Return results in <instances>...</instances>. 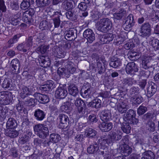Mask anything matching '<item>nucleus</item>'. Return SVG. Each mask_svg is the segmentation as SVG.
I'll return each instance as SVG.
<instances>
[{"label": "nucleus", "mask_w": 159, "mask_h": 159, "mask_svg": "<svg viewBox=\"0 0 159 159\" xmlns=\"http://www.w3.org/2000/svg\"><path fill=\"white\" fill-rule=\"evenodd\" d=\"M66 68L59 67L57 70V74L60 76L63 77L65 76L69 78L71 74L75 73L76 70L74 64L71 61H69L66 65Z\"/></svg>", "instance_id": "obj_1"}, {"label": "nucleus", "mask_w": 159, "mask_h": 159, "mask_svg": "<svg viewBox=\"0 0 159 159\" xmlns=\"http://www.w3.org/2000/svg\"><path fill=\"white\" fill-rule=\"evenodd\" d=\"M34 129L35 134L41 139H45L49 135L48 129L44 124L35 125Z\"/></svg>", "instance_id": "obj_2"}, {"label": "nucleus", "mask_w": 159, "mask_h": 159, "mask_svg": "<svg viewBox=\"0 0 159 159\" xmlns=\"http://www.w3.org/2000/svg\"><path fill=\"white\" fill-rule=\"evenodd\" d=\"M97 24L98 30L103 32H106L110 30L112 26L111 21L107 18L101 19Z\"/></svg>", "instance_id": "obj_3"}, {"label": "nucleus", "mask_w": 159, "mask_h": 159, "mask_svg": "<svg viewBox=\"0 0 159 159\" xmlns=\"http://www.w3.org/2000/svg\"><path fill=\"white\" fill-rule=\"evenodd\" d=\"M75 101V104L76 107H77V110L80 116H83L85 113L86 104L84 102L81 98H78Z\"/></svg>", "instance_id": "obj_4"}, {"label": "nucleus", "mask_w": 159, "mask_h": 159, "mask_svg": "<svg viewBox=\"0 0 159 159\" xmlns=\"http://www.w3.org/2000/svg\"><path fill=\"white\" fill-rule=\"evenodd\" d=\"M140 34L143 37L149 36L151 34V25L149 22H146L142 25L140 28Z\"/></svg>", "instance_id": "obj_5"}, {"label": "nucleus", "mask_w": 159, "mask_h": 159, "mask_svg": "<svg viewBox=\"0 0 159 159\" xmlns=\"http://www.w3.org/2000/svg\"><path fill=\"white\" fill-rule=\"evenodd\" d=\"M135 113L134 110L130 109L126 114V121L130 124L136 125L138 123V120L135 118Z\"/></svg>", "instance_id": "obj_6"}, {"label": "nucleus", "mask_w": 159, "mask_h": 159, "mask_svg": "<svg viewBox=\"0 0 159 159\" xmlns=\"http://www.w3.org/2000/svg\"><path fill=\"white\" fill-rule=\"evenodd\" d=\"M132 14H129L126 18L123 26L124 29L127 31L132 29V27L134 25L135 21Z\"/></svg>", "instance_id": "obj_7"}, {"label": "nucleus", "mask_w": 159, "mask_h": 159, "mask_svg": "<svg viewBox=\"0 0 159 159\" xmlns=\"http://www.w3.org/2000/svg\"><path fill=\"white\" fill-rule=\"evenodd\" d=\"M60 121L59 128L61 129H66L69 125V120L68 116L64 114L59 115L58 116Z\"/></svg>", "instance_id": "obj_8"}, {"label": "nucleus", "mask_w": 159, "mask_h": 159, "mask_svg": "<svg viewBox=\"0 0 159 159\" xmlns=\"http://www.w3.org/2000/svg\"><path fill=\"white\" fill-rule=\"evenodd\" d=\"M35 13L33 9L30 8L26 11L23 14V20L26 23L30 24L31 23L32 16Z\"/></svg>", "instance_id": "obj_9"}, {"label": "nucleus", "mask_w": 159, "mask_h": 159, "mask_svg": "<svg viewBox=\"0 0 159 159\" xmlns=\"http://www.w3.org/2000/svg\"><path fill=\"white\" fill-rule=\"evenodd\" d=\"M12 101L11 95L7 94L4 92L0 93V103L6 105L9 104Z\"/></svg>", "instance_id": "obj_10"}, {"label": "nucleus", "mask_w": 159, "mask_h": 159, "mask_svg": "<svg viewBox=\"0 0 159 159\" xmlns=\"http://www.w3.org/2000/svg\"><path fill=\"white\" fill-rule=\"evenodd\" d=\"M10 66L13 73L17 74L20 73V62L17 59H13L10 63Z\"/></svg>", "instance_id": "obj_11"}, {"label": "nucleus", "mask_w": 159, "mask_h": 159, "mask_svg": "<svg viewBox=\"0 0 159 159\" xmlns=\"http://www.w3.org/2000/svg\"><path fill=\"white\" fill-rule=\"evenodd\" d=\"M67 94V90L63 87H58L55 92V97L59 99L64 98Z\"/></svg>", "instance_id": "obj_12"}, {"label": "nucleus", "mask_w": 159, "mask_h": 159, "mask_svg": "<svg viewBox=\"0 0 159 159\" xmlns=\"http://www.w3.org/2000/svg\"><path fill=\"white\" fill-rule=\"evenodd\" d=\"M84 38H85L89 43H92L95 39V34L93 31L90 29L85 30L83 34Z\"/></svg>", "instance_id": "obj_13"}, {"label": "nucleus", "mask_w": 159, "mask_h": 159, "mask_svg": "<svg viewBox=\"0 0 159 159\" xmlns=\"http://www.w3.org/2000/svg\"><path fill=\"white\" fill-rule=\"evenodd\" d=\"M125 70L127 74H134L135 72L138 71V68L135 63L134 62H132L127 64Z\"/></svg>", "instance_id": "obj_14"}, {"label": "nucleus", "mask_w": 159, "mask_h": 159, "mask_svg": "<svg viewBox=\"0 0 159 159\" xmlns=\"http://www.w3.org/2000/svg\"><path fill=\"white\" fill-rule=\"evenodd\" d=\"M33 96L36 100L41 103H47L49 101L48 97L46 95L35 93L33 95Z\"/></svg>", "instance_id": "obj_15"}, {"label": "nucleus", "mask_w": 159, "mask_h": 159, "mask_svg": "<svg viewBox=\"0 0 159 159\" xmlns=\"http://www.w3.org/2000/svg\"><path fill=\"white\" fill-rule=\"evenodd\" d=\"M40 65L44 68H47L51 65V61L48 56L42 55L39 59Z\"/></svg>", "instance_id": "obj_16"}, {"label": "nucleus", "mask_w": 159, "mask_h": 159, "mask_svg": "<svg viewBox=\"0 0 159 159\" xmlns=\"http://www.w3.org/2000/svg\"><path fill=\"white\" fill-rule=\"evenodd\" d=\"M99 143L102 146L106 147L109 144L111 143V141L108 135L105 133L102 134L98 139Z\"/></svg>", "instance_id": "obj_17"}, {"label": "nucleus", "mask_w": 159, "mask_h": 159, "mask_svg": "<svg viewBox=\"0 0 159 159\" xmlns=\"http://www.w3.org/2000/svg\"><path fill=\"white\" fill-rule=\"evenodd\" d=\"M22 36L21 33H18L14 35L7 42V46H4L3 48L6 49L13 46V44L17 42L19 39Z\"/></svg>", "instance_id": "obj_18"}, {"label": "nucleus", "mask_w": 159, "mask_h": 159, "mask_svg": "<svg viewBox=\"0 0 159 159\" xmlns=\"http://www.w3.org/2000/svg\"><path fill=\"white\" fill-rule=\"evenodd\" d=\"M93 2L92 0H84L79 4L78 8L82 11H87L93 4Z\"/></svg>", "instance_id": "obj_19"}, {"label": "nucleus", "mask_w": 159, "mask_h": 159, "mask_svg": "<svg viewBox=\"0 0 159 159\" xmlns=\"http://www.w3.org/2000/svg\"><path fill=\"white\" fill-rule=\"evenodd\" d=\"M98 127L102 131L107 132L111 130L112 128V124L110 122H98Z\"/></svg>", "instance_id": "obj_20"}, {"label": "nucleus", "mask_w": 159, "mask_h": 159, "mask_svg": "<svg viewBox=\"0 0 159 159\" xmlns=\"http://www.w3.org/2000/svg\"><path fill=\"white\" fill-rule=\"evenodd\" d=\"M34 116L35 119L38 121H42L45 118L46 113L43 110L38 109L35 111Z\"/></svg>", "instance_id": "obj_21"}, {"label": "nucleus", "mask_w": 159, "mask_h": 159, "mask_svg": "<svg viewBox=\"0 0 159 159\" xmlns=\"http://www.w3.org/2000/svg\"><path fill=\"white\" fill-rule=\"evenodd\" d=\"M157 85L153 82H152L147 89L146 96L148 98H151L156 93L157 90Z\"/></svg>", "instance_id": "obj_22"}, {"label": "nucleus", "mask_w": 159, "mask_h": 159, "mask_svg": "<svg viewBox=\"0 0 159 159\" xmlns=\"http://www.w3.org/2000/svg\"><path fill=\"white\" fill-rule=\"evenodd\" d=\"M21 13L18 12L16 15L10 17L9 21L12 25L16 26L20 23V19L19 18L21 15Z\"/></svg>", "instance_id": "obj_23"}, {"label": "nucleus", "mask_w": 159, "mask_h": 159, "mask_svg": "<svg viewBox=\"0 0 159 159\" xmlns=\"http://www.w3.org/2000/svg\"><path fill=\"white\" fill-rule=\"evenodd\" d=\"M76 30L75 29H72L69 31H66L65 33V38L69 40H74L75 39L74 34H76Z\"/></svg>", "instance_id": "obj_24"}, {"label": "nucleus", "mask_w": 159, "mask_h": 159, "mask_svg": "<svg viewBox=\"0 0 159 159\" xmlns=\"http://www.w3.org/2000/svg\"><path fill=\"white\" fill-rule=\"evenodd\" d=\"M121 64V60L119 58L113 57L110 58L109 65L114 68H116L120 66Z\"/></svg>", "instance_id": "obj_25"}, {"label": "nucleus", "mask_w": 159, "mask_h": 159, "mask_svg": "<svg viewBox=\"0 0 159 159\" xmlns=\"http://www.w3.org/2000/svg\"><path fill=\"white\" fill-rule=\"evenodd\" d=\"M114 36L112 34L109 33L104 35L100 40V43L102 44L108 43L112 40Z\"/></svg>", "instance_id": "obj_26"}, {"label": "nucleus", "mask_w": 159, "mask_h": 159, "mask_svg": "<svg viewBox=\"0 0 159 159\" xmlns=\"http://www.w3.org/2000/svg\"><path fill=\"white\" fill-rule=\"evenodd\" d=\"M20 96L22 99H25L31 94L29 89L26 86H23L20 89Z\"/></svg>", "instance_id": "obj_27"}, {"label": "nucleus", "mask_w": 159, "mask_h": 159, "mask_svg": "<svg viewBox=\"0 0 159 159\" xmlns=\"http://www.w3.org/2000/svg\"><path fill=\"white\" fill-rule=\"evenodd\" d=\"M74 2L73 0H67L63 2L61 6L66 10H69L74 8Z\"/></svg>", "instance_id": "obj_28"}, {"label": "nucleus", "mask_w": 159, "mask_h": 159, "mask_svg": "<svg viewBox=\"0 0 159 159\" xmlns=\"http://www.w3.org/2000/svg\"><path fill=\"white\" fill-rule=\"evenodd\" d=\"M111 116V111L107 109L102 111L100 115V118L103 121H107Z\"/></svg>", "instance_id": "obj_29"}, {"label": "nucleus", "mask_w": 159, "mask_h": 159, "mask_svg": "<svg viewBox=\"0 0 159 159\" xmlns=\"http://www.w3.org/2000/svg\"><path fill=\"white\" fill-rule=\"evenodd\" d=\"M61 14V12H56L54 13L52 15L53 17L52 20L53 21L55 28H57L60 25V15Z\"/></svg>", "instance_id": "obj_30"}, {"label": "nucleus", "mask_w": 159, "mask_h": 159, "mask_svg": "<svg viewBox=\"0 0 159 159\" xmlns=\"http://www.w3.org/2000/svg\"><path fill=\"white\" fill-rule=\"evenodd\" d=\"M5 135L11 138L17 137L19 134L18 132L14 129H7L5 132Z\"/></svg>", "instance_id": "obj_31"}, {"label": "nucleus", "mask_w": 159, "mask_h": 159, "mask_svg": "<svg viewBox=\"0 0 159 159\" xmlns=\"http://www.w3.org/2000/svg\"><path fill=\"white\" fill-rule=\"evenodd\" d=\"M126 16V11L123 9H120L119 11L114 14V18L118 20H120L122 18L125 17Z\"/></svg>", "instance_id": "obj_32"}, {"label": "nucleus", "mask_w": 159, "mask_h": 159, "mask_svg": "<svg viewBox=\"0 0 159 159\" xmlns=\"http://www.w3.org/2000/svg\"><path fill=\"white\" fill-rule=\"evenodd\" d=\"M101 100L97 98L89 102L88 105L89 107L98 109L101 107Z\"/></svg>", "instance_id": "obj_33"}, {"label": "nucleus", "mask_w": 159, "mask_h": 159, "mask_svg": "<svg viewBox=\"0 0 159 159\" xmlns=\"http://www.w3.org/2000/svg\"><path fill=\"white\" fill-rule=\"evenodd\" d=\"M34 0H23L20 4V8L23 10L28 9L31 5L34 4Z\"/></svg>", "instance_id": "obj_34"}, {"label": "nucleus", "mask_w": 159, "mask_h": 159, "mask_svg": "<svg viewBox=\"0 0 159 159\" xmlns=\"http://www.w3.org/2000/svg\"><path fill=\"white\" fill-rule=\"evenodd\" d=\"M16 120L12 118L8 119L6 125L7 129H14L17 126Z\"/></svg>", "instance_id": "obj_35"}, {"label": "nucleus", "mask_w": 159, "mask_h": 159, "mask_svg": "<svg viewBox=\"0 0 159 159\" xmlns=\"http://www.w3.org/2000/svg\"><path fill=\"white\" fill-rule=\"evenodd\" d=\"M117 109L120 113L123 114L125 113L128 109L127 106L124 102H121L117 105Z\"/></svg>", "instance_id": "obj_36"}, {"label": "nucleus", "mask_w": 159, "mask_h": 159, "mask_svg": "<svg viewBox=\"0 0 159 159\" xmlns=\"http://www.w3.org/2000/svg\"><path fill=\"white\" fill-rule=\"evenodd\" d=\"M69 93L75 97L78 94V90L77 86L74 84H71L68 88Z\"/></svg>", "instance_id": "obj_37"}, {"label": "nucleus", "mask_w": 159, "mask_h": 159, "mask_svg": "<svg viewBox=\"0 0 159 159\" xmlns=\"http://www.w3.org/2000/svg\"><path fill=\"white\" fill-rule=\"evenodd\" d=\"M139 93L138 88L133 86L129 89L128 95L131 99L134 100L135 98V96L137 95Z\"/></svg>", "instance_id": "obj_38"}, {"label": "nucleus", "mask_w": 159, "mask_h": 159, "mask_svg": "<svg viewBox=\"0 0 159 159\" xmlns=\"http://www.w3.org/2000/svg\"><path fill=\"white\" fill-rule=\"evenodd\" d=\"M155 155L150 150L145 151L142 155L141 159H154Z\"/></svg>", "instance_id": "obj_39"}, {"label": "nucleus", "mask_w": 159, "mask_h": 159, "mask_svg": "<svg viewBox=\"0 0 159 159\" xmlns=\"http://www.w3.org/2000/svg\"><path fill=\"white\" fill-rule=\"evenodd\" d=\"M99 149L98 144L96 143L92 144L88 147L87 151L88 153L90 154H93L96 152Z\"/></svg>", "instance_id": "obj_40"}, {"label": "nucleus", "mask_w": 159, "mask_h": 159, "mask_svg": "<svg viewBox=\"0 0 159 159\" xmlns=\"http://www.w3.org/2000/svg\"><path fill=\"white\" fill-rule=\"evenodd\" d=\"M111 141V143L114 141H117L121 139L122 136L115 132H110L108 134Z\"/></svg>", "instance_id": "obj_41"}, {"label": "nucleus", "mask_w": 159, "mask_h": 159, "mask_svg": "<svg viewBox=\"0 0 159 159\" xmlns=\"http://www.w3.org/2000/svg\"><path fill=\"white\" fill-rule=\"evenodd\" d=\"M129 124H130L128 123L126 120L122 123L121 125V128L124 132L127 134L130 133L131 127Z\"/></svg>", "instance_id": "obj_42"}, {"label": "nucleus", "mask_w": 159, "mask_h": 159, "mask_svg": "<svg viewBox=\"0 0 159 159\" xmlns=\"http://www.w3.org/2000/svg\"><path fill=\"white\" fill-rule=\"evenodd\" d=\"M8 111L5 108L0 106V122L4 121L7 116Z\"/></svg>", "instance_id": "obj_43"}, {"label": "nucleus", "mask_w": 159, "mask_h": 159, "mask_svg": "<svg viewBox=\"0 0 159 159\" xmlns=\"http://www.w3.org/2000/svg\"><path fill=\"white\" fill-rule=\"evenodd\" d=\"M12 82V80L10 78H7L5 79L2 83V86L5 89L9 88V89H10L11 88V87Z\"/></svg>", "instance_id": "obj_44"}, {"label": "nucleus", "mask_w": 159, "mask_h": 159, "mask_svg": "<svg viewBox=\"0 0 159 159\" xmlns=\"http://www.w3.org/2000/svg\"><path fill=\"white\" fill-rule=\"evenodd\" d=\"M95 69L97 71V73L100 75L103 74L105 71V66L102 64L101 62L100 61L97 62Z\"/></svg>", "instance_id": "obj_45"}, {"label": "nucleus", "mask_w": 159, "mask_h": 159, "mask_svg": "<svg viewBox=\"0 0 159 159\" xmlns=\"http://www.w3.org/2000/svg\"><path fill=\"white\" fill-rule=\"evenodd\" d=\"M17 50L19 51H22L24 52H26L29 50L28 46L25 42L19 44L16 47Z\"/></svg>", "instance_id": "obj_46"}, {"label": "nucleus", "mask_w": 159, "mask_h": 159, "mask_svg": "<svg viewBox=\"0 0 159 159\" xmlns=\"http://www.w3.org/2000/svg\"><path fill=\"white\" fill-rule=\"evenodd\" d=\"M121 149L125 156H128L132 152V149L128 145L121 147Z\"/></svg>", "instance_id": "obj_47"}, {"label": "nucleus", "mask_w": 159, "mask_h": 159, "mask_svg": "<svg viewBox=\"0 0 159 159\" xmlns=\"http://www.w3.org/2000/svg\"><path fill=\"white\" fill-rule=\"evenodd\" d=\"M37 5L39 7H43L48 6L50 3V0H36Z\"/></svg>", "instance_id": "obj_48"}, {"label": "nucleus", "mask_w": 159, "mask_h": 159, "mask_svg": "<svg viewBox=\"0 0 159 159\" xmlns=\"http://www.w3.org/2000/svg\"><path fill=\"white\" fill-rule=\"evenodd\" d=\"M85 133L86 134V136L89 138H93L96 136L97 132L93 129L88 128L86 129Z\"/></svg>", "instance_id": "obj_49"}, {"label": "nucleus", "mask_w": 159, "mask_h": 159, "mask_svg": "<svg viewBox=\"0 0 159 159\" xmlns=\"http://www.w3.org/2000/svg\"><path fill=\"white\" fill-rule=\"evenodd\" d=\"M22 101L24 102V104L27 106H31L34 104V100L32 98L27 97L25 99H22Z\"/></svg>", "instance_id": "obj_50"}, {"label": "nucleus", "mask_w": 159, "mask_h": 159, "mask_svg": "<svg viewBox=\"0 0 159 159\" xmlns=\"http://www.w3.org/2000/svg\"><path fill=\"white\" fill-rule=\"evenodd\" d=\"M93 90V88L90 87L87 89L86 90L84 91L83 93L81 92V94L84 98H88L91 93Z\"/></svg>", "instance_id": "obj_51"}, {"label": "nucleus", "mask_w": 159, "mask_h": 159, "mask_svg": "<svg viewBox=\"0 0 159 159\" xmlns=\"http://www.w3.org/2000/svg\"><path fill=\"white\" fill-rule=\"evenodd\" d=\"M97 116L95 114H91L89 116L87 119L88 123L93 124L94 123L97 122L98 121L97 118Z\"/></svg>", "instance_id": "obj_52"}, {"label": "nucleus", "mask_w": 159, "mask_h": 159, "mask_svg": "<svg viewBox=\"0 0 159 159\" xmlns=\"http://www.w3.org/2000/svg\"><path fill=\"white\" fill-rule=\"evenodd\" d=\"M50 139L51 141L55 143L58 142L60 140L61 137L59 135L52 133L50 135Z\"/></svg>", "instance_id": "obj_53"}, {"label": "nucleus", "mask_w": 159, "mask_h": 159, "mask_svg": "<svg viewBox=\"0 0 159 159\" xmlns=\"http://www.w3.org/2000/svg\"><path fill=\"white\" fill-rule=\"evenodd\" d=\"M69 103L68 102H64L62 105L60 107V110L62 111L68 113L70 108L69 107Z\"/></svg>", "instance_id": "obj_54"}, {"label": "nucleus", "mask_w": 159, "mask_h": 159, "mask_svg": "<svg viewBox=\"0 0 159 159\" xmlns=\"http://www.w3.org/2000/svg\"><path fill=\"white\" fill-rule=\"evenodd\" d=\"M66 15L68 19L71 20H75L76 18V15L75 13L71 11H67Z\"/></svg>", "instance_id": "obj_55"}, {"label": "nucleus", "mask_w": 159, "mask_h": 159, "mask_svg": "<svg viewBox=\"0 0 159 159\" xmlns=\"http://www.w3.org/2000/svg\"><path fill=\"white\" fill-rule=\"evenodd\" d=\"M142 64L143 67L145 69H148L152 66L150 60L148 59H143L142 61Z\"/></svg>", "instance_id": "obj_56"}, {"label": "nucleus", "mask_w": 159, "mask_h": 159, "mask_svg": "<svg viewBox=\"0 0 159 159\" xmlns=\"http://www.w3.org/2000/svg\"><path fill=\"white\" fill-rule=\"evenodd\" d=\"M150 43L155 50H159V40L156 39H153Z\"/></svg>", "instance_id": "obj_57"}, {"label": "nucleus", "mask_w": 159, "mask_h": 159, "mask_svg": "<svg viewBox=\"0 0 159 159\" xmlns=\"http://www.w3.org/2000/svg\"><path fill=\"white\" fill-rule=\"evenodd\" d=\"M39 27L42 30H48V21L46 20L42 21L39 24Z\"/></svg>", "instance_id": "obj_58"}, {"label": "nucleus", "mask_w": 159, "mask_h": 159, "mask_svg": "<svg viewBox=\"0 0 159 159\" xmlns=\"http://www.w3.org/2000/svg\"><path fill=\"white\" fill-rule=\"evenodd\" d=\"M128 58L130 60L132 61H135L138 58L137 53L135 52H129L128 54Z\"/></svg>", "instance_id": "obj_59"}, {"label": "nucleus", "mask_w": 159, "mask_h": 159, "mask_svg": "<svg viewBox=\"0 0 159 159\" xmlns=\"http://www.w3.org/2000/svg\"><path fill=\"white\" fill-rule=\"evenodd\" d=\"M148 110L147 107L143 105H141L137 109V113L139 115H142L146 112Z\"/></svg>", "instance_id": "obj_60"}, {"label": "nucleus", "mask_w": 159, "mask_h": 159, "mask_svg": "<svg viewBox=\"0 0 159 159\" xmlns=\"http://www.w3.org/2000/svg\"><path fill=\"white\" fill-rule=\"evenodd\" d=\"M136 143L141 145L142 149H144V150H146L144 147L147 146L148 145V143L146 142L144 139H139L137 140V142Z\"/></svg>", "instance_id": "obj_61"}, {"label": "nucleus", "mask_w": 159, "mask_h": 159, "mask_svg": "<svg viewBox=\"0 0 159 159\" xmlns=\"http://www.w3.org/2000/svg\"><path fill=\"white\" fill-rule=\"evenodd\" d=\"M148 130L150 132H152L154 131L155 128V123L152 121H149L147 125Z\"/></svg>", "instance_id": "obj_62"}, {"label": "nucleus", "mask_w": 159, "mask_h": 159, "mask_svg": "<svg viewBox=\"0 0 159 159\" xmlns=\"http://www.w3.org/2000/svg\"><path fill=\"white\" fill-rule=\"evenodd\" d=\"M33 37L32 36H29L26 39L25 42L29 49L33 45Z\"/></svg>", "instance_id": "obj_63"}, {"label": "nucleus", "mask_w": 159, "mask_h": 159, "mask_svg": "<svg viewBox=\"0 0 159 159\" xmlns=\"http://www.w3.org/2000/svg\"><path fill=\"white\" fill-rule=\"evenodd\" d=\"M66 53L63 51L61 49H59L57 51V55L56 56L60 58H63L66 55Z\"/></svg>", "instance_id": "obj_64"}]
</instances>
